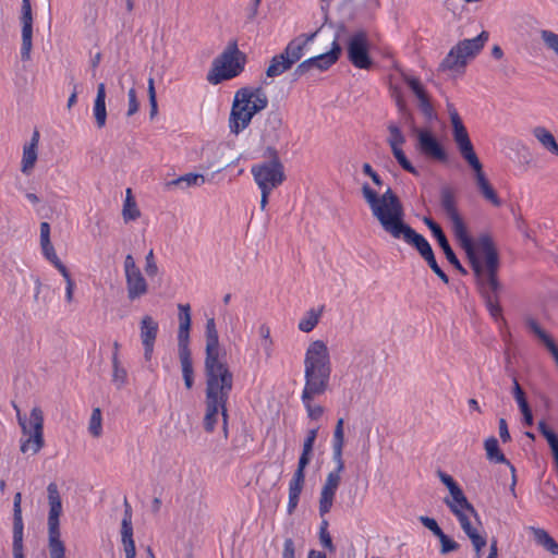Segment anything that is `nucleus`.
Masks as SVG:
<instances>
[{"instance_id":"1","label":"nucleus","mask_w":558,"mask_h":558,"mask_svg":"<svg viewBox=\"0 0 558 558\" xmlns=\"http://www.w3.org/2000/svg\"><path fill=\"white\" fill-rule=\"evenodd\" d=\"M361 191L373 217L385 233L415 247L424 259L434 254L427 240L405 222L403 204L391 187L388 186L379 195L369 184L364 183Z\"/></svg>"},{"instance_id":"2","label":"nucleus","mask_w":558,"mask_h":558,"mask_svg":"<svg viewBox=\"0 0 558 558\" xmlns=\"http://www.w3.org/2000/svg\"><path fill=\"white\" fill-rule=\"evenodd\" d=\"M440 205L456 239L465 251L474 276L485 294L488 283V234H481L477 238H472L469 234L466 225L458 210L454 194L449 187L441 190Z\"/></svg>"},{"instance_id":"3","label":"nucleus","mask_w":558,"mask_h":558,"mask_svg":"<svg viewBox=\"0 0 558 558\" xmlns=\"http://www.w3.org/2000/svg\"><path fill=\"white\" fill-rule=\"evenodd\" d=\"M437 475L440 482L448 488L449 497L444 499L446 506L460 521L462 530L469 536L475 550V558H482V549L486 546V539L478 534L477 530L472 525L470 519H477V514L473 506L466 499L461 487L449 474L438 471ZM485 558H488L485 557Z\"/></svg>"},{"instance_id":"4","label":"nucleus","mask_w":558,"mask_h":558,"mask_svg":"<svg viewBox=\"0 0 558 558\" xmlns=\"http://www.w3.org/2000/svg\"><path fill=\"white\" fill-rule=\"evenodd\" d=\"M331 362L328 347L323 340L312 341L304 356L305 397L310 393H325L329 387Z\"/></svg>"},{"instance_id":"5","label":"nucleus","mask_w":558,"mask_h":558,"mask_svg":"<svg viewBox=\"0 0 558 558\" xmlns=\"http://www.w3.org/2000/svg\"><path fill=\"white\" fill-rule=\"evenodd\" d=\"M205 365V401L221 409L225 436L228 433L227 402L233 388V374L222 360L204 362Z\"/></svg>"},{"instance_id":"6","label":"nucleus","mask_w":558,"mask_h":558,"mask_svg":"<svg viewBox=\"0 0 558 558\" xmlns=\"http://www.w3.org/2000/svg\"><path fill=\"white\" fill-rule=\"evenodd\" d=\"M268 98L262 87H242L234 94L228 119L230 133L239 135L251 123L253 117L264 110Z\"/></svg>"},{"instance_id":"7","label":"nucleus","mask_w":558,"mask_h":558,"mask_svg":"<svg viewBox=\"0 0 558 558\" xmlns=\"http://www.w3.org/2000/svg\"><path fill=\"white\" fill-rule=\"evenodd\" d=\"M343 447L344 420L340 417L336 423L332 440V459L336 468L327 474L319 493L318 510L322 518L331 510L337 490L342 481V473L344 471Z\"/></svg>"},{"instance_id":"8","label":"nucleus","mask_w":558,"mask_h":558,"mask_svg":"<svg viewBox=\"0 0 558 558\" xmlns=\"http://www.w3.org/2000/svg\"><path fill=\"white\" fill-rule=\"evenodd\" d=\"M447 111L452 128V138L457 146V149L460 156L463 158V160L470 166V168L474 172V178L476 180L478 187L482 191L483 196L485 198H488V182L483 170V165L474 150L466 128L464 126L461 117L459 116L457 109L452 104H447Z\"/></svg>"},{"instance_id":"9","label":"nucleus","mask_w":558,"mask_h":558,"mask_svg":"<svg viewBox=\"0 0 558 558\" xmlns=\"http://www.w3.org/2000/svg\"><path fill=\"white\" fill-rule=\"evenodd\" d=\"M314 33H320V35L316 36L311 43L316 39H323L325 45L317 49H312L311 53H313V56L296 65L294 70V75L296 77L304 76L314 69L318 71H326L335 64L340 57L341 47L330 29L320 27Z\"/></svg>"},{"instance_id":"10","label":"nucleus","mask_w":558,"mask_h":558,"mask_svg":"<svg viewBox=\"0 0 558 558\" xmlns=\"http://www.w3.org/2000/svg\"><path fill=\"white\" fill-rule=\"evenodd\" d=\"M245 62V53L239 50L235 41H231L214 61L213 69L209 71L207 80L214 85L226 80H231L244 70Z\"/></svg>"},{"instance_id":"11","label":"nucleus","mask_w":558,"mask_h":558,"mask_svg":"<svg viewBox=\"0 0 558 558\" xmlns=\"http://www.w3.org/2000/svg\"><path fill=\"white\" fill-rule=\"evenodd\" d=\"M320 33L301 34L289 41L284 50L271 58L266 76L277 77L292 68L304 56L305 48Z\"/></svg>"},{"instance_id":"12","label":"nucleus","mask_w":558,"mask_h":558,"mask_svg":"<svg viewBox=\"0 0 558 558\" xmlns=\"http://www.w3.org/2000/svg\"><path fill=\"white\" fill-rule=\"evenodd\" d=\"M16 409L17 422L21 426L24 438L21 440V451L24 454L35 456L44 447V413L40 408L35 407L32 409L29 418L22 415L17 407Z\"/></svg>"},{"instance_id":"13","label":"nucleus","mask_w":558,"mask_h":558,"mask_svg":"<svg viewBox=\"0 0 558 558\" xmlns=\"http://www.w3.org/2000/svg\"><path fill=\"white\" fill-rule=\"evenodd\" d=\"M485 40V32H482L475 38L460 41L451 48L447 57L442 60L439 69L452 73L461 72L468 61L473 59L483 49Z\"/></svg>"},{"instance_id":"14","label":"nucleus","mask_w":558,"mask_h":558,"mask_svg":"<svg viewBox=\"0 0 558 558\" xmlns=\"http://www.w3.org/2000/svg\"><path fill=\"white\" fill-rule=\"evenodd\" d=\"M48 493V550L65 551L64 542L61 539L60 515L62 514V500L56 483H50Z\"/></svg>"},{"instance_id":"15","label":"nucleus","mask_w":558,"mask_h":558,"mask_svg":"<svg viewBox=\"0 0 558 558\" xmlns=\"http://www.w3.org/2000/svg\"><path fill=\"white\" fill-rule=\"evenodd\" d=\"M252 174L259 189L275 190L286 179L283 165L277 156L271 160L252 167Z\"/></svg>"},{"instance_id":"16","label":"nucleus","mask_w":558,"mask_h":558,"mask_svg":"<svg viewBox=\"0 0 558 558\" xmlns=\"http://www.w3.org/2000/svg\"><path fill=\"white\" fill-rule=\"evenodd\" d=\"M371 41L365 31L351 33L347 41V53L350 62L357 69L368 70L373 65L369 56Z\"/></svg>"},{"instance_id":"17","label":"nucleus","mask_w":558,"mask_h":558,"mask_svg":"<svg viewBox=\"0 0 558 558\" xmlns=\"http://www.w3.org/2000/svg\"><path fill=\"white\" fill-rule=\"evenodd\" d=\"M123 269L129 301L133 302L146 295L148 292V283L131 254L125 256Z\"/></svg>"},{"instance_id":"18","label":"nucleus","mask_w":558,"mask_h":558,"mask_svg":"<svg viewBox=\"0 0 558 558\" xmlns=\"http://www.w3.org/2000/svg\"><path fill=\"white\" fill-rule=\"evenodd\" d=\"M499 267V254L494 245V243L490 241V317L495 319V322L500 327V332L504 339H506L507 336H509L508 331L504 330V327L506 326V320L501 315V306L498 302V299L496 295V292L501 289V283L498 280L497 271Z\"/></svg>"},{"instance_id":"19","label":"nucleus","mask_w":558,"mask_h":558,"mask_svg":"<svg viewBox=\"0 0 558 558\" xmlns=\"http://www.w3.org/2000/svg\"><path fill=\"white\" fill-rule=\"evenodd\" d=\"M416 135V149L424 156L435 159L440 162H445L448 159V155L444 146L428 129H415Z\"/></svg>"},{"instance_id":"20","label":"nucleus","mask_w":558,"mask_h":558,"mask_svg":"<svg viewBox=\"0 0 558 558\" xmlns=\"http://www.w3.org/2000/svg\"><path fill=\"white\" fill-rule=\"evenodd\" d=\"M22 49L21 54L23 60H28L33 47V16L31 0H22Z\"/></svg>"},{"instance_id":"21","label":"nucleus","mask_w":558,"mask_h":558,"mask_svg":"<svg viewBox=\"0 0 558 558\" xmlns=\"http://www.w3.org/2000/svg\"><path fill=\"white\" fill-rule=\"evenodd\" d=\"M140 331L144 345V357L146 361H150L158 333V323L151 316L144 315L140 323Z\"/></svg>"},{"instance_id":"22","label":"nucleus","mask_w":558,"mask_h":558,"mask_svg":"<svg viewBox=\"0 0 558 558\" xmlns=\"http://www.w3.org/2000/svg\"><path fill=\"white\" fill-rule=\"evenodd\" d=\"M121 542L125 558H135L136 549L133 539L132 508L126 498L124 499V513L121 522Z\"/></svg>"},{"instance_id":"23","label":"nucleus","mask_w":558,"mask_h":558,"mask_svg":"<svg viewBox=\"0 0 558 558\" xmlns=\"http://www.w3.org/2000/svg\"><path fill=\"white\" fill-rule=\"evenodd\" d=\"M305 469L306 468L304 466L298 465L289 483V496L287 507V511L289 514H292L298 507L301 493L305 485Z\"/></svg>"},{"instance_id":"24","label":"nucleus","mask_w":558,"mask_h":558,"mask_svg":"<svg viewBox=\"0 0 558 558\" xmlns=\"http://www.w3.org/2000/svg\"><path fill=\"white\" fill-rule=\"evenodd\" d=\"M179 329H178V350H186L190 341L191 328V306L190 304H179Z\"/></svg>"},{"instance_id":"25","label":"nucleus","mask_w":558,"mask_h":558,"mask_svg":"<svg viewBox=\"0 0 558 558\" xmlns=\"http://www.w3.org/2000/svg\"><path fill=\"white\" fill-rule=\"evenodd\" d=\"M206 348L205 362L220 361L219 336L214 318L207 319L206 323Z\"/></svg>"},{"instance_id":"26","label":"nucleus","mask_w":558,"mask_h":558,"mask_svg":"<svg viewBox=\"0 0 558 558\" xmlns=\"http://www.w3.org/2000/svg\"><path fill=\"white\" fill-rule=\"evenodd\" d=\"M526 327L538 338V340L546 347V349L553 355L556 365L558 367V345L554 339L548 335L539 324L532 317L525 319Z\"/></svg>"},{"instance_id":"27","label":"nucleus","mask_w":558,"mask_h":558,"mask_svg":"<svg viewBox=\"0 0 558 558\" xmlns=\"http://www.w3.org/2000/svg\"><path fill=\"white\" fill-rule=\"evenodd\" d=\"M39 142V133L35 131L31 142L23 147V157L21 162V171L24 174H29L37 161V147Z\"/></svg>"},{"instance_id":"28","label":"nucleus","mask_w":558,"mask_h":558,"mask_svg":"<svg viewBox=\"0 0 558 558\" xmlns=\"http://www.w3.org/2000/svg\"><path fill=\"white\" fill-rule=\"evenodd\" d=\"M93 113L97 126L99 129H102L107 122L106 86L104 83H99L97 86V94L94 101Z\"/></svg>"},{"instance_id":"29","label":"nucleus","mask_w":558,"mask_h":558,"mask_svg":"<svg viewBox=\"0 0 558 558\" xmlns=\"http://www.w3.org/2000/svg\"><path fill=\"white\" fill-rule=\"evenodd\" d=\"M324 313V306L312 307L307 310L300 318L298 328L300 331L308 333L319 324Z\"/></svg>"},{"instance_id":"30","label":"nucleus","mask_w":558,"mask_h":558,"mask_svg":"<svg viewBox=\"0 0 558 558\" xmlns=\"http://www.w3.org/2000/svg\"><path fill=\"white\" fill-rule=\"evenodd\" d=\"M490 460H495L496 462L505 463L511 475V486L510 489L513 493L517 476H515V468L510 463V461L506 458L502 451L499 448L498 440L495 437H490Z\"/></svg>"},{"instance_id":"31","label":"nucleus","mask_w":558,"mask_h":558,"mask_svg":"<svg viewBox=\"0 0 558 558\" xmlns=\"http://www.w3.org/2000/svg\"><path fill=\"white\" fill-rule=\"evenodd\" d=\"M122 218L125 223L131 221H135L141 217V210L137 206V203L133 196L132 190L126 189L125 191V199L122 207Z\"/></svg>"},{"instance_id":"32","label":"nucleus","mask_w":558,"mask_h":558,"mask_svg":"<svg viewBox=\"0 0 558 558\" xmlns=\"http://www.w3.org/2000/svg\"><path fill=\"white\" fill-rule=\"evenodd\" d=\"M318 428L307 430L306 437L303 442L302 453L299 458L298 465L306 468L313 457L314 444L317 438Z\"/></svg>"},{"instance_id":"33","label":"nucleus","mask_w":558,"mask_h":558,"mask_svg":"<svg viewBox=\"0 0 558 558\" xmlns=\"http://www.w3.org/2000/svg\"><path fill=\"white\" fill-rule=\"evenodd\" d=\"M179 352V359L182 369V375L184 379V385L187 389H191L194 384L193 379V363L191 357V351L190 349L186 350H178Z\"/></svg>"},{"instance_id":"34","label":"nucleus","mask_w":558,"mask_h":558,"mask_svg":"<svg viewBox=\"0 0 558 558\" xmlns=\"http://www.w3.org/2000/svg\"><path fill=\"white\" fill-rule=\"evenodd\" d=\"M531 531L537 545L553 555H558V543L544 529L532 526Z\"/></svg>"},{"instance_id":"35","label":"nucleus","mask_w":558,"mask_h":558,"mask_svg":"<svg viewBox=\"0 0 558 558\" xmlns=\"http://www.w3.org/2000/svg\"><path fill=\"white\" fill-rule=\"evenodd\" d=\"M533 135L549 153L558 156V144L554 135L544 126L533 129Z\"/></svg>"},{"instance_id":"36","label":"nucleus","mask_w":558,"mask_h":558,"mask_svg":"<svg viewBox=\"0 0 558 558\" xmlns=\"http://www.w3.org/2000/svg\"><path fill=\"white\" fill-rule=\"evenodd\" d=\"M205 183V177L198 173H186L167 183L168 186H178L187 189L190 186H201Z\"/></svg>"},{"instance_id":"37","label":"nucleus","mask_w":558,"mask_h":558,"mask_svg":"<svg viewBox=\"0 0 558 558\" xmlns=\"http://www.w3.org/2000/svg\"><path fill=\"white\" fill-rule=\"evenodd\" d=\"M322 393H310L306 398L305 397V392H302V396H301V399H302V402L306 409V412H307V416L311 418V420H319L324 412H325V409L324 407H322L320 404H315L313 403V400L316 396H320Z\"/></svg>"},{"instance_id":"38","label":"nucleus","mask_w":558,"mask_h":558,"mask_svg":"<svg viewBox=\"0 0 558 558\" xmlns=\"http://www.w3.org/2000/svg\"><path fill=\"white\" fill-rule=\"evenodd\" d=\"M437 241L439 243V246L442 248L445 255H446V258L448 259V262L456 268L458 269L461 274H465V269L462 267V265L460 264L459 259L457 258L454 252L452 251V248L450 247L449 245V242L445 235V233H440V234H437Z\"/></svg>"},{"instance_id":"39","label":"nucleus","mask_w":558,"mask_h":558,"mask_svg":"<svg viewBox=\"0 0 558 558\" xmlns=\"http://www.w3.org/2000/svg\"><path fill=\"white\" fill-rule=\"evenodd\" d=\"M221 414V409L218 405L205 403V415L203 420L204 428L207 433L214 432L217 423L218 415Z\"/></svg>"},{"instance_id":"40","label":"nucleus","mask_w":558,"mask_h":558,"mask_svg":"<svg viewBox=\"0 0 558 558\" xmlns=\"http://www.w3.org/2000/svg\"><path fill=\"white\" fill-rule=\"evenodd\" d=\"M112 381L119 389L128 383V372L122 366L117 353L112 355Z\"/></svg>"},{"instance_id":"41","label":"nucleus","mask_w":558,"mask_h":558,"mask_svg":"<svg viewBox=\"0 0 558 558\" xmlns=\"http://www.w3.org/2000/svg\"><path fill=\"white\" fill-rule=\"evenodd\" d=\"M258 335L262 339L260 345L267 359L271 357L274 351V340L270 336V327L267 324H262L258 327Z\"/></svg>"},{"instance_id":"42","label":"nucleus","mask_w":558,"mask_h":558,"mask_svg":"<svg viewBox=\"0 0 558 558\" xmlns=\"http://www.w3.org/2000/svg\"><path fill=\"white\" fill-rule=\"evenodd\" d=\"M88 433L94 438H99L102 435V415L99 408H95L92 411V415L88 422Z\"/></svg>"},{"instance_id":"43","label":"nucleus","mask_w":558,"mask_h":558,"mask_svg":"<svg viewBox=\"0 0 558 558\" xmlns=\"http://www.w3.org/2000/svg\"><path fill=\"white\" fill-rule=\"evenodd\" d=\"M44 256L61 272L65 269V265L59 259L51 242L40 244Z\"/></svg>"},{"instance_id":"44","label":"nucleus","mask_w":558,"mask_h":558,"mask_svg":"<svg viewBox=\"0 0 558 558\" xmlns=\"http://www.w3.org/2000/svg\"><path fill=\"white\" fill-rule=\"evenodd\" d=\"M404 81L409 85V87L411 88L413 94L416 96L418 102L423 101V99L429 98L426 90L424 89L423 85L421 84V82L417 78L411 77V76H404Z\"/></svg>"},{"instance_id":"45","label":"nucleus","mask_w":558,"mask_h":558,"mask_svg":"<svg viewBox=\"0 0 558 558\" xmlns=\"http://www.w3.org/2000/svg\"><path fill=\"white\" fill-rule=\"evenodd\" d=\"M388 130H389L388 143L391 148L402 146L405 143V137L402 134L401 130L397 125L390 124L388 126Z\"/></svg>"},{"instance_id":"46","label":"nucleus","mask_w":558,"mask_h":558,"mask_svg":"<svg viewBox=\"0 0 558 558\" xmlns=\"http://www.w3.org/2000/svg\"><path fill=\"white\" fill-rule=\"evenodd\" d=\"M541 38L545 46L558 56V34L548 29H543L541 31Z\"/></svg>"},{"instance_id":"47","label":"nucleus","mask_w":558,"mask_h":558,"mask_svg":"<svg viewBox=\"0 0 558 558\" xmlns=\"http://www.w3.org/2000/svg\"><path fill=\"white\" fill-rule=\"evenodd\" d=\"M12 554L13 558H25L23 551V532L13 531Z\"/></svg>"},{"instance_id":"48","label":"nucleus","mask_w":558,"mask_h":558,"mask_svg":"<svg viewBox=\"0 0 558 558\" xmlns=\"http://www.w3.org/2000/svg\"><path fill=\"white\" fill-rule=\"evenodd\" d=\"M65 281V299L68 303H72L74 300V289H75V282L71 277V274L68 269L60 272Z\"/></svg>"},{"instance_id":"49","label":"nucleus","mask_w":558,"mask_h":558,"mask_svg":"<svg viewBox=\"0 0 558 558\" xmlns=\"http://www.w3.org/2000/svg\"><path fill=\"white\" fill-rule=\"evenodd\" d=\"M512 380H513V397H514L519 408H525L526 405H529L526 397H525V392L522 389V387L520 386L517 377L513 376Z\"/></svg>"},{"instance_id":"50","label":"nucleus","mask_w":558,"mask_h":558,"mask_svg":"<svg viewBox=\"0 0 558 558\" xmlns=\"http://www.w3.org/2000/svg\"><path fill=\"white\" fill-rule=\"evenodd\" d=\"M128 98H129V108L126 116L132 117L134 116L140 108V102L137 100L136 90L134 87H131L128 92Z\"/></svg>"},{"instance_id":"51","label":"nucleus","mask_w":558,"mask_h":558,"mask_svg":"<svg viewBox=\"0 0 558 558\" xmlns=\"http://www.w3.org/2000/svg\"><path fill=\"white\" fill-rule=\"evenodd\" d=\"M441 544V554H448L458 549V543L450 539L444 532L438 536Z\"/></svg>"},{"instance_id":"52","label":"nucleus","mask_w":558,"mask_h":558,"mask_svg":"<svg viewBox=\"0 0 558 558\" xmlns=\"http://www.w3.org/2000/svg\"><path fill=\"white\" fill-rule=\"evenodd\" d=\"M145 272L149 277H155L158 274V266L155 262L153 251H149L145 257Z\"/></svg>"},{"instance_id":"53","label":"nucleus","mask_w":558,"mask_h":558,"mask_svg":"<svg viewBox=\"0 0 558 558\" xmlns=\"http://www.w3.org/2000/svg\"><path fill=\"white\" fill-rule=\"evenodd\" d=\"M428 264V266L432 268V270L439 277V279L445 282V283H448L449 282V279H448V276L441 270V268L438 266L437 262H436V258H435V255H430L429 257H427L425 259Z\"/></svg>"},{"instance_id":"54","label":"nucleus","mask_w":558,"mask_h":558,"mask_svg":"<svg viewBox=\"0 0 558 558\" xmlns=\"http://www.w3.org/2000/svg\"><path fill=\"white\" fill-rule=\"evenodd\" d=\"M420 521L426 529L432 531L434 535H436L437 537L442 533V530L439 527L435 519L422 515L420 517Z\"/></svg>"},{"instance_id":"55","label":"nucleus","mask_w":558,"mask_h":558,"mask_svg":"<svg viewBox=\"0 0 558 558\" xmlns=\"http://www.w3.org/2000/svg\"><path fill=\"white\" fill-rule=\"evenodd\" d=\"M418 107L427 120H433L436 117L429 98L423 99V101H420Z\"/></svg>"},{"instance_id":"56","label":"nucleus","mask_w":558,"mask_h":558,"mask_svg":"<svg viewBox=\"0 0 558 558\" xmlns=\"http://www.w3.org/2000/svg\"><path fill=\"white\" fill-rule=\"evenodd\" d=\"M282 558H295V547L292 538L284 539Z\"/></svg>"},{"instance_id":"57","label":"nucleus","mask_w":558,"mask_h":558,"mask_svg":"<svg viewBox=\"0 0 558 558\" xmlns=\"http://www.w3.org/2000/svg\"><path fill=\"white\" fill-rule=\"evenodd\" d=\"M499 436L502 442H507L510 440V434L508 430L507 421L505 418L499 420Z\"/></svg>"},{"instance_id":"58","label":"nucleus","mask_w":558,"mask_h":558,"mask_svg":"<svg viewBox=\"0 0 558 558\" xmlns=\"http://www.w3.org/2000/svg\"><path fill=\"white\" fill-rule=\"evenodd\" d=\"M50 241V226L48 222L40 223V244L48 243Z\"/></svg>"},{"instance_id":"59","label":"nucleus","mask_w":558,"mask_h":558,"mask_svg":"<svg viewBox=\"0 0 558 558\" xmlns=\"http://www.w3.org/2000/svg\"><path fill=\"white\" fill-rule=\"evenodd\" d=\"M319 541H320L322 545L325 548H327L329 551L333 553L336 550L329 532L319 534Z\"/></svg>"},{"instance_id":"60","label":"nucleus","mask_w":558,"mask_h":558,"mask_svg":"<svg viewBox=\"0 0 558 558\" xmlns=\"http://www.w3.org/2000/svg\"><path fill=\"white\" fill-rule=\"evenodd\" d=\"M507 215H512L515 218V220H517V228L519 230L523 229V221L521 220L520 217H517L514 208H513V206L511 204L506 205V207L504 208L502 216H507Z\"/></svg>"},{"instance_id":"61","label":"nucleus","mask_w":558,"mask_h":558,"mask_svg":"<svg viewBox=\"0 0 558 558\" xmlns=\"http://www.w3.org/2000/svg\"><path fill=\"white\" fill-rule=\"evenodd\" d=\"M521 413L523 414V422L527 426L533 425V414L531 411L530 405H526L525 408H520Z\"/></svg>"},{"instance_id":"62","label":"nucleus","mask_w":558,"mask_h":558,"mask_svg":"<svg viewBox=\"0 0 558 558\" xmlns=\"http://www.w3.org/2000/svg\"><path fill=\"white\" fill-rule=\"evenodd\" d=\"M399 165L408 172L417 174V170L412 166V163L408 160L407 156L404 155L398 160Z\"/></svg>"},{"instance_id":"63","label":"nucleus","mask_w":558,"mask_h":558,"mask_svg":"<svg viewBox=\"0 0 558 558\" xmlns=\"http://www.w3.org/2000/svg\"><path fill=\"white\" fill-rule=\"evenodd\" d=\"M23 519L22 513H13V531L23 532Z\"/></svg>"},{"instance_id":"64","label":"nucleus","mask_w":558,"mask_h":558,"mask_svg":"<svg viewBox=\"0 0 558 558\" xmlns=\"http://www.w3.org/2000/svg\"><path fill=\"white\" fill-rule=\"evenodd\" d=\"M267 121L272 124V128L276 130L281 126L282 120L278 113L270 112L267 117Z\"/></svg>"}]
</instances>
